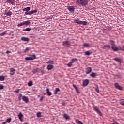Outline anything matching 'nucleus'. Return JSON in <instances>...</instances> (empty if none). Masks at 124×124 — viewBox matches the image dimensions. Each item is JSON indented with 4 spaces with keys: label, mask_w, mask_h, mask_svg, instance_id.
I'll return each mask as SVG.
<instances>
[{
    "label": "nucleus",
    "mask_w": 124,
    "mask_h": 124,
    "mask_svg": "<svg viewBox=\"0 0 124 124\" xmlns=\"http://www.w3.org/2000/svg\"><path fill=\"white\" fill-rule=\"evenodd\" d=\"M88 2V0H77L76 1V3L77 4L82 5V6H86Z\"/></svg>",
    "instance_id": "f257e3e1"
},
{
    "label": "nucleus",
    "mask_w": 124,
    "mask_h": 124,
    "mask_svg": "<svg viewBox=\"0 0 124 124\" xmlns=\"http://www.w3.org/2000/svg\"><path fill=\"white\" fill-rule=\"evenodd\" d=\"M34 59H36V56H35V54H33L30 57L25 58L26 61H33Z\"/></svg>",
    "instance_id": "f03ea898"
},
{
    "label": "nucleus",
    "mask_w": 124,
    "mask_h": 124,
    "mask_svg": "<svg viewBox=\"0 0 124 124\" xmlns=\"http://www.w3.org/2000/svg\"><path fill=\"white\" fill-rule=\"evenodd\" d=\"M77 61V59L76 58H74L73 59H72L71 61L70 62L67 64V66H68V67H71V66H72V64L74 63V62H75Z\"/></svg>",
    "instance_id": "7ed1b4c3"
},
{
    "label": "nucleus",
    "mask_w": 124,
    "mask_h": 124,
    "mask_svg": "<svg viewBox=\"0 0 124 124\" xmlns=\"http://www.w3.org/2000/svg\"><path fill=\"white\" fill-rule=\"evenodd\" d=\"M63 46L65 47H69V46L70 45V42L68 41H66L64 42H63Z\"/></svg>",
    "instance_id": "20e7f679"
},
{
    "label": "nucleus",
    "mask_w": 124,
    "mask_h": 124,
    "mask_svg": "<svg viewBox=\"0 0 124 124\" xmlns=\"http://www.w3.org/2000/svg\"><path fill=\"white\" fill-rule=\"evenodd\" d=\"M114 85L115 88L118 90H120V91H123V87L119 85V84L118 83H115Z\"/></svg>",
    "instance_id": "39448f33"
},
{
    "label": "nucleus",
    "mask_w": 124,
    "mask_h": 124,
    "mask_svg": "<svg viewBox=\"0 0 124 124\" xmlns=\"http://www.w3.org/2000/svg\"><path fill=\"white\" fill-rule=\"evenodd\" d=\"M89 85V79H85L83 81V87H86Z\"/></svg>",
    "instance_id": "423d86ee"
},
{
    "label": "nucleus",
    "mask_w": 124,
    "mask_h": 124,
    "mask_svg": "<svg viewBox=\"0 0 124 124\" xmlns=\"http://www.w3.org/2000/svg\"><path fill=\"white\" fill-rule=\"evenodd\" d=\"M94 110L95 111V112L99 114V115H100V116H101V112L100 111V110H99L98 108H97V107H94Z\"/></svg>",
    "instance_id": "0eeeda50"
},
{
    "label": "nucleus",
    "mask_w": 124,
    "mask_h": 124,
    "mask_svg": "<svg viewBox=\"0 0 124 124\" xmlns=\"http://www.w3.org/2000/svg\"><path fill=\"white\" fill-rule=\"evenodd\" d=\"M111 47L112 49L113 50V51H114V52H117V51L119 50V49L118 48V47H117L116 45L112 46Z\"/></svg>",
    "instance_id": "6e6552de"
},
{
    "label": "nucleus",
    "mask_w": 124,
    "mask_h": 124,
    "mask_svg": "<svg viewBox=\"0 0 124 124\" xmlns=\"http://www.w3.org/2000/svg\"><path fill=\"white\" fill-rule=\"evenodd\" d=\"M86 74H89V73H91V72H92V68L87 67L86 69Z\"/></svg>",
    "instance_id": "1a4fd4ad"
},
{
    "label": "nucleus",
    "mask_w": 124,
    "mask_h": 124,
    "mask_svg": "<svg viewBox=\"0 0 124 124\" xmlns=\"http://www.w3.org/2000/svg\"><path fill=\"white\" fill-rule=\"evenodd\" d=\"M22 99L23 101L26 102V103H28V102H29V99L26 96H23L22 97Z\"/></svg>",
    "instance_id": "9d476101"
},
{
    "label": "nucleus",
    "mask_w": 124,
    "mask_h": 124,
    "mask_svg": "<svg viewBox=\"0 0 124 124\" xmlns=\"http://www.w3.org/2000/svg\"><path fill=\"white\" fill-rule=\"evenodd\" d=\"M68 10L71 12V13H73L74 12V7L72 6H70L68 7Z\"/></svg>",
    "instance_id": "9b49d317"
},
{
    "label": "nucleus",
    "mask_w": 124,
    "mask_h": 124,
    "mask_svg": "<svg viewBox=\"0 0 124 124\" xmlns=\"http://www.w3.org/2000/svg\"><path fill=\"white\" fill-rule=\"evenodd\" d=\"M54 68V66L53 65L49 64L47 66V70H52V69Z\"/></svg>",
    "instance_id": "f8f14e48"
},
{
    "label": "nucleus",
    "mask_w": 124,
    "mask_h": 124,
    "mask_svg": "<svg viewBox=\"0 0 124 124\" xmlns=\"http://www.w3.org/2000/svg\"><path fill=\"white\" fill-rule=\"evenodd\" d=\"M74 23H75L76 24H78V25H81V21H80V19H75L74 20Z\"/></svg>",
    "instance_id": "ddd939ff"
},
{
    "label": "nucleus",
    "mask_w": 124,
    "mask_h": 124,
    "mask_svg": "<svg viewBox=\"0 0 124 124\" xmlns=\"http://www.w3.org/2000/svg\"><path fill=\"white\" fill-rule=\"evenodd\" d=\"M30 24H31L30 21H23L24 26H29V25H30Z\"/></svg>",
    "instance_id": "4468645a"
},
{
    "label": "nucleus",
    "mask_w": 124,
    "mask_h": 124,
    "mask_svg": "<svg viewBox=\"0 0 124 124\" xmlns=\"http://www.w3.org/2000/svg\"><path fill=\"white\" fill-rule=\"evenodd\" d=\"M21 40H23V41H27L29 42L30 41V39H29V38L27 37H22L21 38Z\"/></svg>",
    "instance_id": "2eb2a0df"
},
{
    "label": "nucleus",
    "mask_w": 124,
    "mask_h": 124,
    "mask_svg": "<svg viewBox=\"0 0 124 124\" xmlns=\"http://www.w3.org/2000/svg\"><path fill=\"white\" fill-rule=\"evenodd\" d=\"M114 60L115 61V62H122V59L118 57L115 58Z\"/></svg>",
    "instance_id": "dca6fc26"
},
{
    "label": "nucleus",
    "mask_w": 124,
    "mask_h": 124,
    "mask_svg": "<svg viewBox=\"0 0 124 124\" xmlns=\"http://www.w3.org/2000/svg\"><path fill=\"white\" fill-rule=\"evenodd\" d=\"M22 10L23 11H26V12H28L29 11H30V10H31V7H26L23 9Z\"/></svg>",
    "instance_id": "f3484780"
},
{
    "label": "nucleus",
    "mask_w": 124,
    "mask_h": 124,
    "mask_svg": "<svg viewBox=\"0 0 124 124\" xmlns=\"http://www.w3.org/2000/svg\"><path fill=\"white\" fill-rule=\"evenodd\" d=\"M46 93H47L48 96H51V95H52V93L50 92L48 88H47L46 89Z\"/></svg>",
    "instance_id": "a211bd4d"
},
{
    "label": "nucleus",
    "mask_w": 124,
    "mask_h": 124,
    "mask_svg": "<svg viewBox=\"0 0 124 124\" xmlns=\"http://www.w3.org/2000/svg\"><path fill=\"white\" fill-rule=\"evenodd\" d=\"M7 2L13 4L15 2V0H7Z\"/></svg>",
    "instance_id": "6ab92c4d"
},
{
    "label": "nucleus",
    "mask_w": 124,
    "mask_h": 124,
    "mask_svg": "<svg viewBox=\"0 0 124 124\" xmlns=\"http://www.w3.org/2000/svg\"><path fill=\"white\" fill-rule=\"evenodd\" d=\"M18 118L20 121H23L22 119V118H23V114H22V112H20L18 114Z\"/></svg>",
    "instance_id": "aec40b11"
},
{
    "label": "nucleus",
    "mask_w": 124,
    "mask_h": 124,
    "mask_svg": "<svg viewBox=\"0 0 124 124\" xmlns=\"http://www.w3.org/2000/svg\"><path fill=\"white\" fill-rule=\"evenodd\" d=\"M5 14L7 16H11V15H12V12H11V11H9L7 13H5Z\"/></svg>",
    "instance_id": "412c9836"
},
{
    "label": "nucleus",
    "mask_w": 124,
    "mask_h": 124,
    "mask_svg": "<svg viewBox=\"0 0 124 124\" xmlns=\"http://www.w3.org/2000/svg\"><path fill=\"white\" fill-rule=\"evenodd\" d=\"M90 75L91 77H93V78H94V77L96 76V73L92 72Z\"/></svg>",
    "instance_id": "4be33fe9"
},
{
    "label": "nucleus",
    "mask_w": 124,
    "mask_h": 124,
    "mask_svg": "<svg viewBox=\"0 0 124 124\" xmlns=\"http://www.w3.org/2000/svg\"><path fill=\"white\" fill-rule=\"evenodd\" d=\"M88 24V22L84 21H81V25H83L84 26H87V24Z\"/></svg>",
    "instance_id": "5701e85b"
},
{
    "label": "nucleus",
    "mask_w": 124,
    "mask_h": 124,
    "mask_svg": "<svg viewBox=\"0 0 124 124\" xmlns=\"http://www.w3.org/2000/svg\"><path fill=\"white\" fill-rule=\"evenodd\" d=\"M105 48H109L110 49L111 48V46H110L109 45H105L103 46V48L105 49Z\"/></svg>",
    "instance_id": "b1692460"
},
{
    "label": "nucleus",
    "mask_w": 124,
    "mask_h": 124,
    "mask_svg": "<svg viewBox=\"0 0 124 124\" xmlns=\"http://www.w3.org/2000/svg\"><path fill=\"white\" fill-rule=\"evenodd\" d=\"M95 90L97 93H99V89H98V85H95Z\"/></svg>",
    "instance_id": "393cba45"
},
{
    "label": "nucleus",
    "mask_w": 124,
    "mask_h": 124,
    "mask_svg": "<svg viewBox=\"0 0 124 124\" xmlns=\"http://www.w3.org/2000/svg\"><path fill=\"white\" fill-rule=\"evenodd\" d=\"M32 14V11H28L27 12L25 13V15H31Z\"/></svg>",
    "instance_id": "a878e982"
},
{
    "label": "nucleus",
    "mask_w": 124,
    "mask_h": 124,
    "mask_svg": "<svg viewBox=\"0 0 124 124\" xmlns=\"http://www.w3.org/2000/svg\"><path fill=\"white\" fill-rule=\"evenodd\" d=\"M28 85L29 86V87H31V86H32L33 85V83H32V81H30L28 83Z\"/></svg>",
    "instance_id": "bb28decb"
},
{
    "label": "nucleus",
    "mask_w": 124,
    "mask_h": 124,
    "mask_svg": "<svg viewBox=\"0 0 124 124\" xmlns=\"http://www.w3.org/2000/svg\"><path fill=\"white\" fill-rule=\"evenodd\" d=\"M83 46H84V47H91V45H90V44H87V43H84L83 44Z\"/></svg>",
    "instance_id": "cd10ccee"
},
{
    "label": "nucleus",
    "mask_w": 124,
    "mask_h": 124,
    "mask_svg": "<svg viewBox=\"0 0 124 124\" xmlns=\"http://www.w3.org/2000/svg\"><path fill=\"white\" fill-rule=\"evenodd\" d=\"M58 92H60V89L59 88H56L55 89L54 94H57V93H58Z\"/></svg>",
    "instance_id": "c85d7f7f"
},
{
    "label": "nucleus",
    "mask_w": 124,
    "mask_h": 124,
    "mask_svg": "<svg viewBox=\"0 0 124 124\" xmlns=\"http://www.w3.org/2000/svg\"><path fill=\"white\" fill-rule=\"evenodd\" d=\"M4 76H0V81H4L5 80Z\"/></svg>",
    "instance_id": "c756f323"
},
{
    "label": "nucleus",
    "mask_w": 124,
    "mask_h": 124,
    "mask_svg": "<svg viewBox=\"0 0 124 124\" xmlns=\"http://www.w3.org/2000/svg\"><path fill=\"white\" fill-rule=\"evenodd\" d=\"M120 103L121 105H123V106H124V100H123V99L120 100Z\"/></svg>",
    "instance_id": "7c9ffc66"
},
{
    "label": "nucleus",
    "mask_w": 124,
    "mask_h": 124,
    "mask_svg": "<svg viewBox=\"0 0 124 124\" xmlns=\"http://www.w3.org/2000/svg\"><path fill=\"white\" fill-rule=\"evenodd\" d=\"M120 103L121 105H123V106H124V100H123V99L120 100Z\"/></svg>",
    "instance_id": "2f4dec72"
},
{
    "label": "nucleus",
    "mask_w": 124,
    "mask_h": 124,
    "mask_svg": "<svg viewBox=\"0 0 124 124\" xmlns=\"http://www.w3.org/2000/svg\"><path fill=\"white\" fill-rule=\"evenodd\" d=\"M64 118H65L66 120H69V116H68L66 114H64Z\"/></svg>",
    "instance_id": "473e14b6"
},
{
    "label": "nucleus",
    "mask_w": 124,
    "mask_h": 124,
    "mask_svg": "<svg viewBox=\"0 0 124 124\" xmlns=\"http://www.w3.org/2000/svg\"><path fill=\"white\" fill-rule=\"evenodd\" d=\"M109 42L112 46L115 45V42L114 41L111 40Z\"/></svg>",
    "instance_id": "72a5a7b5"
},
{
    "label": "nucleus",
    "mask_w": 124,
    "mask_h": 124,
    "mask_svg": "<svg viewBox=\"0 0 124 124\" xmlns=\"http://www.w3.org/2000/svg\"><path fill=\"white\" fill-rule=\"evenodd\" d=\"M46 63H49V64H54V61H49Z\"/></svg>",
    "instance_id": "f704fd0d"
},
{
    "label": "nucleus",
    "mask_w": 124,
    "mask_h": 124,
    "mask_svg": "<svg viewBox=\"0 0 124 124\" xmlns=\"http://www.w3.org/2000/svg\"><path fill=\"white\" fill-rule=\"evenodd\" d=\"M31 30V28H26L25 29L23 30L25 31H30Z\"/></svg>",
    "instance_id": "c9c22d12"
},
{
    "label": "nucleus",
    "mask_w": 124,
    "mask_h": 124,
    "mask_svg": "<svg viewBox=\"0 0 124 124\" xmlns=\"http://www.w3.org/2000/svg\"><path fill=\"white\" fill-rule=\"evenodd\" d=\"M91 54H92V53L90 52V51L85 52V55H86V56H90Z\"/></svg>",
    "instance_id": "e433bc0d"
},
{
    "label": "nucleus",
    "mask_w": 124,
    "mask_h": 124,
    "mask_svg": "<svg viewBox=\"0 0 124 124\" xmlns=\"http://www.w3.org/2000/svg\"><path fill=\"white\" fill-rule=\"evenodd\" d=\"M11 118L7 119L6 121V123H10L11 122Z\"/></svg>",
    "instance_id": "4c0bfd02"
},
{
    "label": "nucleus",
    "mask_w": 124,
    "mask_h": 124,
    "mask_svg": "<svg viewBox=\"0 0 124 124\" xmlns=\"http://www.w3.org/2000/svg\"><path fill=\"white\" fill-rule=\"evenodd\" d=\"M37 116L38 118H40L41 117V112H38L37 113Z\"/></svg>",
    "instance_id": "58836bf2"
},
{
    "label": "nucleus",
    "mask_w": 124,
    "mask_h": 124,
    "mask_svg": "<svg viewBox=\"0 0 124 124\" xmlns=\"http://www.w3.org/2000/svg\"><path fill=\"white\" fill-rule=\"evenodd\" d=\"M22 26H24V22H23L18 24V25H17L18 27H22Z\"/></svg>",
    "instance_id": "ea45409f"
},
{
    "label": "nucleus",
    "mask_w": 124,
    "mask_h": 124,
    "mask_svg": "<svg viewBox=\"0 0 124 124\" xmlns=\"http://www.w3.org/2000/svg\"><path fill=\"white\" fill-rule=\"evenodd\" d=\"M29 51H30V49H29L28 47H26L24 51V53H27V52H29Z\"/></svg>",
    "instance_id": "a19ab883"
},
{
    "label": "nucleus",
    "mask_w": 124,
    "mask_h": 124,
    "mask_svg": "<svg viewBox=\"0 0 124 124\" xmlns=\"http://www.w3.org/2000/svg\"><path fill=\"white\" fill-rule=\"evenodd\" d=\"M3 88H4V86H3V85L0 84V90H3Z\"/></svg>",
    "instance_id": "79ce46f5"
},
{
    "label": "nucleus",
    "mask_w": 124,
    "mask_h": 124,
    "mask_svg": "<svg viewBox=\"0 0 124 124\" xmlns=\"http://www.w3.org/2000/svg\"><path fill=\"white\" fill-rule=\"evenodd\" d=\"M31 11H32V14H33L34 13H36L37 12V10H34Z\"/></svg>",
    "instance_id": "37998d69"
},
{
    "label": "nucleus",
    "mask_w": 124,
    "mask_h": 124,
    "mask_svg": "<svg viewBox=\"0 0 124 124\" xmlns=\"http://www.w3.org/2000/svg\"><path fill=\"white\" fill-rule=\"evenodd\" d=\"M15 69L14 68H11L10 72H15Z\"/></svg>",
    "instance_id": "c03bdc74"
},
{
    "label": "nucleus",
    "mask_w": 124,
    "mask_h": 124,
    "mask_svg": "<svg viewBox=\"0 0 124 124\" xmlns=\"http://www.w3.org/2000/svg\"><path fill=\"white\" fill-rule=\"evenodd\" d=\"M75 90H76V91L77 93H80V92H79V90H78V88H77V87L76 88H75Z\"/></svg>",
    "instance_id": "a18cd8bd"
},
{
    "label": "nucleus",
    "mask_w": 124,
    "mask_h": 124,
    "mask_svg": "<svg viewBox=\"0 0 124 124\" xmlns=\"http://www.w3.org/2000/svg\"><path fill=\"white\" fill-rule=\"evenodd\" d=\"M44 98V97L43 96H42L40 99V101H42Z\"/></svg>",
    "instance_id": "49530a36"
},
{
    "label": "nucleus",
    "mask_w": 124,
    "mask_h": 124,
    "mask_svg": "<svg viewBox=\"0 0 124 124\" xmlns=\"http://www.w3.org/2000/svg\"><path fill=\"white\" fill-rule=\"evenodd\" d=\"M4 35H5V32H4L0 34V35H1V36H2Z\"/></svg>",
    "instance_id": "de8ad7c7"
},
{
    "label": "nucleus",
    "mask_w": 124,
    "mask_h": 124,
    "mask_svg": "<svg viewBox=\"0 0 124 124\" xmlns=\"http://www.w3.org/2000/svg\"><path fill=\"white\" fill-rule=\"evenodd\" d=\"M19 91H20V89H17L15 91L16 93H19Z\"/></svg>",
    "instance_id": "09e8293b"
},
{
    "label": "nucleus",
    "mask_w": 124,
    "mask_h": 124,
    "mask_svg": "<svg viewBox=\"0 0 124 124\" xmlns=\"http://www.w3.org/2000/svg\"><path fill=\"white\" fill-rule=\"evenodd\" d=\"M73 87L75 88L76 89V88H77V87H76V85L75 84H73Z\"/></svg>",
    "instance_id": "8fccbe9b"
},
{
    "label": "nucleus",
    "mask_w": 124,
    "mask_h": 124,
    "mask_svg": "<svg viewBox=\"0 0 124 124\" xmlns=\"http://www.w3.org/2000/svg\"><path fill=\"white\" fill-rule=\"evenodd\" d=\"M10 53H11V52L7 50L6 52V54H9Z\"/></svg>",
    "instance_id": "3c124183"
},
{
    "label": "nucleus",
    "mask_w": 124,
    "mask_h": 124,
    "mask_svg": "<svg viewBox=\"0 0 124 124\" xmlns=\"http://www.w3.org/2000/svg\"><path fill=\"white\" fill-rule=\"evenodd\" d=\"M120 49L122 51H124V47H121Z\"/></svg>",
    "instance_id": "603ef678"
},
{
    "label": "nucleus",
    "mask_w": 124,
    "mask_h": 124,
    "mask_svg": "<svg viewBox=\"0 0 124 124\" xmlns=\"http://www.w3.org/2000/svg\"><path fill=\"white\" fill-rule=\"evenodd\" d=\"M14 74V72H11L10 75H13Z\"/></svg>",
    "instance_id": "864d4df0"
},
{
    "label": "nucleus",
    "mask_w": 124,
    "mask_h": 124,
    "mask_svg": "<svg viewBox=\"0 0 124 124\" xmlns=\"http://www.w3.org/2000/svg\"><path fill=\"white\" fill-rule=\"evenodd\" d=\"M62 105H63V106H64L65 105V103H62Z\"/></svg>",
    "instance_id": "5fc2aeb1"
},
{
    "label": "nucleus",
    "mask_w": 124,
    "mask_h": 124,
    "mask_svg": "<svg viewBox=\"0 0 124 124\" xmlns=\"http://www.w3.org/2000/svg\"><path fill=\"white\" fill-rule=\"evenodd\" d=\"M41 73H43V74L44 73V71L42 70V71H41Z\"/></svg>",
    "instance_id": "6e6d98bb"
},
{
    "label": "nucleus",
    "mask_w": 124,
    "mask_h": 124,
    "mask_svg": "<svg viewBox=\"0 0 124 124\" xmlns=\"http://www.w3.org/2000/svg\"><path fill=\"white\" fill-rule=\"evenodd\" d=\"M6 124V122H3L2 123V124Z\"/></svg>",
    "instance_id": "4d7b16f0"
},
{
    "label": "nucleus",
    "mask_w": 124,
    "mask_h": 124,
    "mask_svg": "<svg viewBox=\"0 0 124 124\" xmlns=\"http://www.w3.org/2000/svg\"><path fill=\"white\" fill-rule=\"evenodd\" d=\"M18 99H19V100H21V98L20 97H18Z\"/></svg>",
    "instance_id": "13d9d810"
},
{
    "label": "nucleus",
    "mask_w": 124,
    "mask_h": 124,
    "mask_svg": "<svg viewBox=\"0 0 124 124\" xmlns=\"http://www.w3.org/2000/svg\"><path fill=\"white\" fill-rule=\"evenodd\" d=\"M20 97H21V96H22V94H20Z\"/></svg>",
    "instance_id": "bf43d9fd"
},
{
    "label": "nucleus",
    "mask_w": 124,
    "mask_h": 124,
    "mask_svg": "<svg viewBox=\"0 0 124 124\" xmlns=\"http://www.w3.org/2000/svg\"><path fill=\"white\" fill-rule=\"evenodd\" d=\"M17 0V1H19V0Z\"/></svg>",
    "instance_id": "052dcab7"
}]
</instances>
